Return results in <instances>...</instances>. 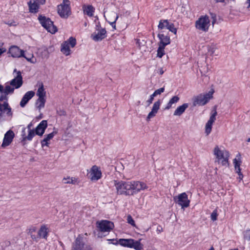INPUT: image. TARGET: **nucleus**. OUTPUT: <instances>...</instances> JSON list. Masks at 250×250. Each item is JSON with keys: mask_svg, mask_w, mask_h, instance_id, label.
I'll return each mask as SVG.
<instances>
[{"mask_svg": "<svg viewBox=\"0 0 250 250\" xmlns=\"http://www.w3.org/2000/svg\"><path fill=\"white\" fill-rule=\"evenodd\" d=\"M117 193L120 195L132 196L147 188L146 185L139 181H114Z\"/></svg>", "mask_w": 250, "mask_h": 250, "instance_id": "nucleus-1", "label": "nucleus"}, {"mask_svg": "<svg viewBox=\"0 0 250 250\" xmlns=\"http://www.w3.org/2000/svg\"><path fill=\"white\" fill-rule=\"evenodd\" d=\"M15 88L9 82L5 83L4 87L0 84V117H2V111L6 112L8 116H11L12 109L8 103V95L13 94Z\"/></svg>", "mask_w": 250, "mask_h": 250, "instance_id": "nucleus-2", "label": "nucleus"}, {"mask_svg": "<svg viewBox=\"0 0 250 250\" xmlns=\"http://www.w3.org/2000/svg\"><path fill=\"white\" fill-rule=\"evenodd\" d=\"M7 53L14 58H20L21 57L24 58L28 62L32 63H35L36 62V59L35 58L33 55H31V57H26L25 55V51L21 49L17 45H12L8 49Z\"/></svg>", "mask_w": 250, "mask_h": 250, "instance_id": "nucleus-3", "label": "nucleus"}, {"mask_svg": "<svg viewBox=\"0 0 250 250\" xmlns=\"http://www.w3.org/2000/svg\"><path fill=\"white\" fill-rule=\"evenodd\" d=\"M214 91L211 89L208 93L200 94L192 98V104L193 106H204L206 104L213 98Z\"/></svg>", "mask_w": 250, "mask_h": 250, "instance_id": "nucleus-4", "label": "nucleus"}, {"mask_svg": "<svg viewBox=\"0 0 250 250\" xmlns=\"http://www.w3.org/2000/svg\"><path fill=\"white\" fill-rule=\"evenodd\" d=\"M214 154L216 156L217 162L223 166H228L229 157L228 151L225 149L221 150L216 146L214 149Z\"/></svg>", "mask_w": 250, "mask_h": 250, "instance_id": "nucleus-5", "label": "nucleus"}, {"mask_svg": "<svg viewBox=\"0 0 250 250\" xmlns=\"http://www.w3.org/2000/svg\"><path fill=\"white\" fill-rule=\"evenodd\" d=\"M57 12L62 18H68L71 14L70 0H63L62 2L57 6Z\"/></svg>", "mask_w": 250, "mask_h": 250, "instance_id": "nucleus-6", "label": "nucleus"}, {"mask_svg": "<svg viewBox=\"0 0 250 250\" xmlns=\"http://www.w3.org/2000/svg\"><path fill=\"white\" fill-rule=\"evenodd\" d=\"M40 23L48 32L51 34H55L57 31V28L55 26L53 22L50 18H47L42 15L39 16L38 18Z\"/></svg>", "mask_w": 250, "mask_h": 250, "instance_id": "nucleus-7", "label": "nucleus"}, {"mask_svg": "<svg viewBox=\"0 0 250 250\" xmlns=\"http://www.w3.org/2000/svg\"><path fill=\"white\" fill-rule=\"evenodd\" d=\"M173 201L183 209L188 208L190 204V200L188 199V196L186 192L174 196Z\"/></svg>", "mask_w": 250, "mask_h": 250, "instance_id": "nucleus-8", "label": "nucleus"}, {"mask_svg": "<svg viewBox=\"0 0 250 250\" xmlns=\"http://www.w3.org/2000/svg\"><path fill=\"white\" fill-rule=\"evenodd\" d=\"M209 26L210 20L207 15L200 17L195 22L196 28L204 32H207Z\"/></svg>", "mask_w": 250, "mask_h": 250, "instance_id": "nucleus-9", "label": "nucleus"}, {"mask_svg": "<svg viewBox=\"0 0 250 250\" xmlns=\"http://www.w3.org/2000/svg\"><path fill=\"white\" fill-rule=\"evenodd\" d=\"M76 44L75 38L71 37L67 41L64 42L61 45V51L65 56L71 54L70 47H74Z\"/></svg>", "mask_w": 250, "mask_h": 250, "instance_id": "nucleus-10", "label": "nucleus"}, {"mask_svg": "<svg viewBox=\"0 0 250 250\" xmlns=\"http://www.w3.org/2000/svg\"><path fill=\"white\" fill-rule=\"evenodd\" d=\"M87 176L91 181H97L102 177V173L100 167L93 166L89 170H87Z\"/></svg>", "mask_w": 250, "mask_h": 250, "instance_id": "nucleus-11", "label": "nucleus"}, {"mask_svg": "<svg viewBox=\"0 0 250 250\" xmlns=\"http://www.w3.org/2000/svg\"><path fill=\"white\" fill-rule=\"evenodd\" d=\"M96 225L99 230L103 232H110L114 227L113 222L105 220L97 221Z\"/></svg>", "mask_w": 250, "mask_h": 250, "instance_id": "nucleus-12", "label": "nucleus"}, {"mask_svg": "<svg viewBox=\"0 0 250 250\" xmlns=\"http://www.w3.org/2000/svg\"><path fill=\"white\" fill-rule=\"evenodd\" d=\"M217 114L216 107L215 106L211 110L208 121L206 124L205 133L207 135L209 134L212 130V126L213 123L216 120V116Z\"/></svg>", "mask_w": 250, "mask_h": 250, "instance_id": "nucleus-13", "label": "nucleus"}, {"mask_svg": "<svg viewBox=\"0 0 250 250\" xmlns=\"http://www.w3.org/2000/svg\"><path fill=\"white\" fill-rule=\"evenodd\" d=\"M158 27L160 29L166 28L175 35L177 33V28L175 27L174 24L169 22L167 20H161Z\"/></svg>", "mask_w": 250, "mask_h": 250, "instance_id": "nucleus-14", "label": "nucleus"}, {"mask_svg": "<svg viewBox=\"0 0 250 250\" xmlns=\"http://www.w3.org/2000/svg\"><path fill=\"white\" fill-rule=\"evenodd\" d=\"M14 72L17 73V76L9 83L15 89H18L21 87L22 85V77L21 72L20 71H17L16 69H14Z\"/></svg>", "mask_w": 250, "mask_h": 250, "instance_id": "nucleus-15", "label": "nucleus"}, {"mask_svg": "<svg viewBox=\"0 0 250 250\" xmlns=\"http://www.w3.org/2000/svg\"><path fill=\"white\" fill-rule=\"evenodd\" d=\"M106 33L105 28L96 30L92 34L91 38L95 42L101 41L106 37Z\"/></svg>", "mask_w": 250, "mask_h": 250, "instance_id": "nucleus-16", "label": "nucleus"}, {"mask_svg": "<svg viewBox=\"0 0 250 250\" xmlns=\"http://www.w3.org/2000/svg\"><path fill=\"white\" fill-rule=\"evenodd\" d=\"M14 137L15 134L12 130H9L7 131L4 134L1 146L4 147L10 145Z\"/></svg>", "mask_w": 250, "mask_h": 250, "instance_id": "nucleus-17", "label": "nucleus"}, {"mask_svg": "<svg viewBox=\"0 0 250 250\" xmlns=\"http://www.w3.org/2000/svg\"><path fill=\"white\" fill-rule=\"evenodd\" d=\"M47 127V123L46 120L42 121L36 127L35 131L36 134L42 136L44 134L45 130Z\"/></svg>", "mask_w": 250, "mask_h": 250, "instance_id": "nucleus-18", "label": "nucleus"}, {"mask_svg": "<svg viewBox=\"0 0 250 250\" xmlns=\"http://www.w3.org/2000/svg\"><path fill=\"white\" fill-rule=\"evenodd\" d=\"M34 95L35 92L33 91H29L25 93L20 102V106L22 107H24Z\"/></svg>", "mask_w": 250, "mask_h": 250, "instance_id": "nucleus-19", "label": "nucleus"}, {"mask_svg": "<svg viewBox=\"0 0 250 250\" xmlns=\"http://www.w3.org/2000/svg\"><path fill=\"white\" fill-rule=\"evenodd\" d=\"M82 236L79 235L75 240V243L73 245L71 250H82L84 247V243L82 242ZM86 250H91V249Z\"/></svg>", "mask_w": 250, "mask_h": 250, "instance_id": "nucleus-20", "label": "nucleus"}, {"mask_svg": "<svg viewBox=\"0 0 250 250\" xmlns=\"http://www.w3.org/2000/svg\"><path fill=\"white\" fill-rule=\"evenodd\" d=\"M161 104V102L160 100L155 102L152 106L151 111L149 113L147 116V119L149 120L150 119L154 117L156 113L158 112L160 108V105Z\"/></svg>", "mask_w": 250, "mask_h": 250, "instance_id": "nucleus-21", "label": "nucleus"}, {"mask_svg": "<svg viewBox=\"0 0 250 250\" xmlns=\"http://www.w3.org/2000/svg\"><path fill=\"white\" fill-rule=\"evenodd\" d=\"M110 240L114 241L116 240L111 239ZM116 243H112L114 245L119 244L122 246L130 248L131 246V243H132V239H119L118 241L116 240Z\"/></svg>", "mask_w": 250, "mask_h": 250, "instance_id": "nucleus-22", "label": "nucleus"}, {"mask_svg": "<svg viewBox=\"0 0 250 250\" xmlns=\"http://www.w3.org/2000/svg\"><path fill=\"white\" fill-rule=\"evenodd\" d=\"M82 9L84 15L89 17L93 16L95 9L92 5L84 4L82 6Z\"/></svg>", "mask_w": 250, "mask_h": 250, "instance_id": "nucleus-23", "label": "nucleus"}, {"mask_svg": "<svg viewBox=\"0 0 250 250\" xmlns=\"http://www.w3.org/2000/svg\"><path fill=\"white\" fill-rule=\"evenodd\" d=\"M57 131H53L52 132L45 135L44 136V139L41 141V144L42 145V147H43L45 146H48L49 145V141L53 139L54 136L57 134Z\"/></svg>", "mask_w": 250, "mask_h": 250, "instance_id": "nucleus-24", "label": "nucleus"}, {"mask_svg": "<svg viewBox=\"0 0 250 250\" xmlns=\"http://www.w3.org/2000/svg\"><path fill=\"white\" fill-rule=\"evenodd\" d=\"M48 228L46 225L41 226L40 229L38 232L37 238H42L47 239L48 237Z\"/></svg>", "mask_w": 250, "mask_h": 250, "instance_id": "nucleus-25", "label": "nucleus"}, {"mask_svg": "<svg viewBox=\"0 0 250 250\" xmlns=\"http://www.w3.org/2000/svg\"><path fill=\"white\" fill-rule=\"evenodd\" d=\"M158 37L160 41L159 45L166 47V45L170 44V39L169 36L160 33L158 35Z\"/></svg>", "mask_w": 250, "mask_h": 250, "instance_id": "nucleus-26", "label": "nucleus"}, {"mask_svg": "<svg viewBox=\"0 0 250 250\" xmlns=\"http://www.w3.org/2000/svg\"><path fill=\"white\" fill-rule=\"evenodd\" d=\"M29 10L30 13H37L39 11V5L34 0H31L28 2Z\"/></svg>", "mask_w": 250, "mask_h": 250, "instance_id": "nucleus-27", "label": "nucleus"}, {"mask_svg": "<svg viewBox=\"0 0 250 250\" xmlns=\"http://www.w3.org/2000/svg\"><path fill=\"white\" fill-rule=\"evenodd\" d=\"M188 107V103H185L182 105L179 106L174 111L173 115L174 116H180L184 113Z\"/></svg>", "mask_w": 250, "mask_h": 250, "instance_id": "nucleus-28", "label": "nucleus"}, {"mask_svg": "<svg viewBox=\"0 0 250 250\" xmlns=\"http://www.w3.org/2000/svg\"><path fill=\"white\" fill-rule=\"evenodd\" d=\"M233 164L235 172H239L241 170L240 165L241 164V161L240 154L237 155L236 158L233 159Z\"/></svg>", "mask_w": 250, "mask_h": 250, "instance_id": "nucleus-29", "label": "nucleus"}, {"mask_svg": "<svg viewBox=\"0 0 250 250\" xmlns=\"http://www.w3.org/2000/svg\"><path fill=\"white\" fill-rule=\"evenodd\" d=\"M179 97L177 96H173L172 98H171L168 103L167 104L165 109L168 110L172 107V105L177 103L179 101Z\"/></svg>", "mask_w": 250, "mask_h": 250, "instance_id": "nucleus-30", "label": "nucleus"}, {"mask_svg": "<svg viewBox=\"0 0 250 250\" xmlns=\"http://www.w3.org/2000/svg\"><path fill=\"white\" fill-rule=\"evenodd\" d=\"M45 102L46 100L45 98H38L36 103V105L37 108L41 110L42 108H43L45 105Z\"/></svg>", "mask_w": 250, "mask_h": 250, "instance_id": "nucleus-31", "label": "nucleus"}, {"mask_svg": "<svg viewBox=\"0 0 250 250\" xmlns=\"http://www.w3.org/2000/svg\"><path fill=\"white\" fill-rule=\"evenodd\" d=\"M132 242L130 248H133L136 250H142L143 249V245L139 241H135L132 239Z\"/></svg>", "mask_w": 250, "mask_h": 250, "instance_id": "nucleus-32", "label": "nucleus"}, {"mask_svg": "<svg viewBox=\"0 0 250 250\" xmlns=\"http://www.w3.org/2000/svg\"><path fill=\"white\" fill-rule=\"evenodd\" d=\"M46 92L44 90L43 85L42 83L38 89L37 95L39 98H45Z\"/></svg>", "mask_w": 250, "mask_h": 250, "instance_id": "nucleus-33", "label": "nucleus"}, {"mask_svg": "<svg viewBox=\"0 0 250 250\" xmlns=\"http://www.w3.org/2000/svg\"><path fill=\"white\" fill-rule=\"evenodd\" d=\"M64 184H76L78 182V179L74 177H64L62 180Z\"/></svg>", "mask_w": 250, "mask_h": 250, "instance_id": "nucleus-34", "label": "nucleus"}, {"mask_svg": "<svg viewBox=\"0 0 250 250\" xmlns=\"http://www.w3.org/2000/svg\"><path fill=\"white\" fill-rule=\"evenodd\" d=\"M37 230V228L35 226H31L28 229V233L31 235V237L33 240H37V236L33 233L35 232Z\"/></svg>", "mask_w": 250, "mask_h": 250, "instance_id": "nucleus-35", "label": "nucleus"}, {"mask_svg": "<svg viewBox=\"0 0 250 250\" xmlns=\"http://www.w3.org/2000/svg\"><path fill=\"white\" fill-rule=\"evenodd\" d=\"M2 117H0V122H4V121H10L12 118H13V112H12V114H11V116H8L7 115V112H4V111H2Z\"/></svg>", "mask_w": 250, "mask_h": 250, "instance_id": "nucleus-36", "label": "nucleus"}, {"mask_svg": "<svg viewBox=\"0 0 250 250\" xmlns=\"http://www.w3.org/2000/svg\"><path fill=\"white\" fill-rule=\"evenodd\" d=\"M35 135L36 134L34 129L29 130L27 136L26 137H24V141L26 140L31 141Z\"/></svg>", "mask_w": 250, "mask_h": 250, "instance_id": "nucleus-37", "label": "nucleus"}, {"mask_svg": "<svg viewBox=\"0 0 250 250\" xmlns=\"http://www.w3.org/2000/svg\"><path fill=\"white\" fill-rule=\"evenodd\" d=\"M165 46L159 45L157 49V56L160 58H161L165 54Z\"/></svg>", "mask_w": 250, "mask_h": 250, "instance_id": "nucleus-38", "label": "nucleus"}, {"mask_svg": "<svg viewBox=\"0 0 250 250\" xmlns=\"http://www.w3.org/2000/svg\"><path fill=\"white\" fill-rule=\"evenodd\" d=\"M4 23L9 26H16L18 24V22L13 20H9L4 21Z\"/></svg>", "mask_w": 250, "mask_h": 250, "instance_id": "nucleus-39", "label": "nucleus"}, {"mask_svg": "<svg viewBox=\"0 0 250 250\" xmlns=\"http://www.w3.org/2000/svg\"><path fill=\"white\" fill-rule=\"evenodd\" d=\"M127 222L132 226L136 227L135 221L130 215H128L127 216Z\"/></svg>", "mask_w": 250, "mask_h": 250, "instance_id": "nucleus-40", "label": "nucleus"}, {"mask_svg": "<svg viewBox=\"0 0 250 250\" xmlns=\"http://www.w3.org/2000/svg\"><path fill=\"white\" fill-rule=\"evenodd\" d=\"M164 91H165V87H161V88H160L159 89H158L156 90L153 92V93L152 94L153 96H154L155 97H156L157 95H161L163 92H164Z\"/></svg>", "mask_w": 250, "mask_h": 250, "instance_id": "nucleus-41", "label": "nucleus"}, {"mask_svg": "<svg viewBox=\"0 0 250 250\" xmlns=\"http://www.w3.org/2000/svg\"><path fill=\"white\" fill-rule=\"evenodd\" d=\"M217 209L214 210L211 214L210 218L212 221H216L217 219Z\"/></svg>", "mask_w": 250, "mask_h": 250, "instance_id": "nucleus-42", "label": "nucleus"}, {"mask_svg": "<svg viewBox=\"0 0 250 250\" xmlns=\"http://www.w3.org/2000/svg\"><path fill=\"white\" fill-rule=\"evenodd\" d=\"M244 239L247 240H250V229H247L244 232Z\"/></svg>", "mask_w": 250, "mask_h": 250, "instance_id": "nucleus-43", "label": "nucleus"}, {"mask_svg": "<svg viewBox=\"0 0 250 250\" xmlns=\"http://www.w3.org/2000/svg\"><path fill=\"white\" fill-rule=\"evenodd\" d=\"M57 113L59 116H63L66 115V112L65 111L61 108H59L57 110Z\"/></svg>", "mask_w": 250, "mask_h": 250, "instance_id": "nucleus-44", "label": "nucleus"}, {"mask_svg": "<svg viewBox=\"0 0 250 250\" xmlns=\"http://www.w3.org/2000/svg\"><path fill=\"white\" fill-rule=\"evenodd\" d=\"M119 18V16L116 14L115 20L113 21L112 22H109V24L111 25L113 28L114 29H116V22L118 19Z\"/></svg>", "mask_w": 250, "mask_h": 250, "instance_id": "nucleus-45", "label": "nucleus"}, {"mask_svg": "<svg viewBox=\"0 0 250 250\" xmlns=\"http://www.w3.org/2000/svg\"><path fill=\"white\" fill-rule=\"evenodd\" d=\"M154 97L155 96H153V94H151L150 96L149 99L147 101V103L148 105L152 103Z\"/></svg>", "mask_w": 250, "mask_h": 250, "instance_id": "nucleus-46", "label": "nucleus"}, {"mask_svg": "<svg viewBox=\"0 0 250 250\" xmlns=\"http://www.w3.org/2000/svg\"><path fill=\"white\" fill-rule=\"evenodd\" d=\"M104 28H102L101 25V23L100 21H98L96 23V26H95V30H99L100 29H104Z\"/></svg>", "mask_w": 250, "mask_h": 250, "instance_id": "nucleus-47", "label": "nucleus"}, {"mask_svg": "<svg viewBox=\"0 0 250 250\" xmlns=\"http://www.w3.org/2000/svg\"><path fill=\"white\" fill-rule=\"evenodd\" d=\"M156 71L157 73L161 75H163L165 72L162 67L159 68L158 69L156 70Z\"/></svg>", "mask_w": 250, "mask_h": 250, "instance_id": "nucleus-48", "label": "nucleus"}, {"mask_svg": "<svg viewBox=\"0 0 250 250\" xmlns=\"http://www.w3.org/2000/svg\"><path fill=\"white\" fill-rule=\"evenodd\" d=\"M236 173H237L238 174V179L239 180V182H240L241 181H242L243 180V175L242 173V172H241V171H240V172H236Z\"/></svg>", "mask_w": 250, "mask_h": 250, "instance_id": "nucleus-49", "label": "nucleus"}, {"mask_svg": "<svg viewBox=\"0 0 250 250\" xmlns=\"http://www.w3.org/2000/svg\"><path fill=\"white\" fill-rule=\"evenodd\" d=\"M21 136L23 139V140H24V137H26V128L23 127L21 131Z\"/></svg>", "mask_w": 250, "mask_h": 250, "instance_id": "nucleus-50", "label": "nucleus"}, {"mask_svg": "<svg viewBox=\"0 0 250 250\" xmlns=\"http://www.w3.org/2000/svg\"><path fill=\"white\" fill-rule=\"evenodd\" d=\"M156 231L158 233L161 232L163 231V229L161 227V226H158Z\"/></svg>", "mask_w": 250, "mask_h": 250, "instance_id": "nucleus-51", "label": "nucleus"}, {"mask_svg": "<svg viewBox=\"0 0 250 250\" xmlns=\"http://www.w3.org/2000/svg\"><path fill=\"white\" fill-rule=\"evenodd\" d=\"M32 125H32V123H29V124L28 125H27V129H28V131H29V130H32V129H31V127L32 126Z\"/></svg>", "mask_w": 250, "mask_h": 250, "instance_id": "nucleus-52", "label": "nucleus"}, {"mask_svg": "<svg viewBox=\"0 0 250 250\" xmlns=\"http://www.w3.org/2000/svg\"><path fill=\"white\" fill-rule=\"evenodd\" d=\"M208 52H210L211 54H213L214 52V49L212 48H210L209 50H208Z\"/></svg>", "mask_w": 250, "mask_h": 250, "instance_id": "nucleus-53", "label": "nucleus"}, {"mask_svg": "<svg viewBox=\"0 0 250 250\" xmlns=\"http://www.w3.org/2000/svg\"><path fill=\"white\" fill-rule=\"evenodd\" d=\"M246 3L248 4V8H250V0H247Z\"/></svg>", "mask_w": 250, "mask_h": 250, "instance_id": "nucleus-54", "label": "nucleus"}, {"mask_svg": "<svg viewBox=\"0 0 250 250\" xmlns=\"http://www.w3.org/2000/svg\"><path fill=\"white\" fill-rule=\"evenodd\" d=\"M217 2H224L225 0H216Z\"/></svg>", "mask_w": 250, "mask_h": 250, "instance_id": "nucleus-55", "label": "nucleus"}, {"mask_svg": "<svg viewBox=\"0 0 250 250\" xmlns=\"http://www.w3.org/2000/svg\"><path fill=\"white\" fill-rule=\"evenodd\" d=\"M91 249V248L89 246H86L85 248L83 247V248L82 249V250H86V249Z\"/></svg>", "mask_w": 250, "mask_h": 250, "instance_id": "nucleus-56", "label": "nucleus"}, {"mask_svg": "<svg viewBox=\"0 0 250 250\" xmlns=\"http://www.w3.org/2000/svg\"><path fill=\"white\" fill-rule=\"evenodd\" d=\"M208 250H214V249L213 247H211Z\"/></svg>", "mask_w": 250, "mask_h": 250, "instance_id": "nucleus-57", "label": "nucleus"}, {"mask_svg": "<svg viewBox=\"0 0 250 250\" xmlns=\"http://www.w3.org/2000/svg\"><path fill=\"white\" fill-rule=\"evenodd\" d=\"M32 55H33V54H32ZM31 54H30V55H28V56H26V57H31Z\"/></svg>", "mask_w": 250, "mask_h": 250, "instance_id": "nucleus-58", "label": "nucleus"}, {"mask_svg": "<svg viewBox=\"0 0 250 250\" xmlns=\"http://www.w3.org/2000/svg\"><path fill=\"white\" fill-rule=\"evenodd\" d=\"M248 142H250V138L248 139Z\"/></svg>", "mask_w": 250, "mask_h": 250, "instance_id": "nucleus-59", "label": "nucleus"}, {"mask_svg": "<svg viewBox=\"0 0 250 250\" xmlns=\"http://www.w3.org/2000/svg\"><path fill=\"white\" fill-rule=\"evenodd\" d=\"M96 19H98V18L97 16L96 17Z\"/></svg>", "mask_w": 250, "mask_h": 250, "instance_id": "nucleus-60", "label": "nucleus"}, {"mask_svg": "<svg viewBox=\"0 0 250 250\" xmlns=\"http://www.w3.org/2000/svg\"><path fill=\"white\" fill-rule=\"evenodd\" d=\"M104 18H105V14H104Z\"/></svg>", "mask_w": 250, "mask_h": 250, "instance_id": "nucleus-61", "label": "nucleus"}]
</instances>
